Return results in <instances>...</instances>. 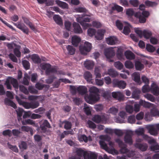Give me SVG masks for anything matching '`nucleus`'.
I'll list each match as a JSON object with an SVG mask.
<instances>
[{
	"instance_id": "f257e3e1",
	"label": "nucleus",
	"mask_w": 159,
	"mask_h": 159,
	"mask_svg": "<svg viewBox=\"0 0 159 159\" xmlns=\"http://www.w3.org/2000/svg\"><path fill=\"white\" fill-rule=\"evenodd\" d=\"M75 11L78 12H84L81 15H76L75 17L76 21L80 23L84 29L91 26V24L87 23L85 22H89L92 20L90 15L87 14V10L84 8L79 7L75 9Z\"/></svg>"
},
{
	"instance_id": "f03ea898",
	"label": "nucleus",
	"mask_w": 159,
	"mask_h": 159,
	"mask_svg": "<svg viewBox=\"0 0 159 159\" xmlns=\"http://www.w3.org/2000/svg\"><path fill=\"white\" fill-rule=\"evenodd\" d=\"M89 95H85L84 98L86 101L89 104H93L98 102L100 99L98 94L99 90L97 88L93 86L91 87L89 89Z\"/></svg>"
},
{
	"instance_id": "7ed1b4c3",
	"label": "nucleus",
	"mask_w": 159,
	"mask_h": 159,
	"mask_svg": "<svg viewBox=\"0 0 159 159\" xmlns=\"http://www.w3.org/2000/svg\"><path fill=\"white\" fill-rule=\"evenodd\" d=\"M126 14L128 17H131L134 15L136 17L139 18V22L141 23H144L146 22V18L150 15L149 11H143L142 13L138 12L135 13L132 9H128L126 10Z\"/></svg>"
},
{
	"instance_id": "20e7f679",
	"label": "nucleus",
	"mask_w": 159,
	"mask_h": 159,
	"mask_svg": "<svg viewBox=\"0 0 159 159\" xmlns=\"http://www.w3.org/2000/svg\"><path fill=\"white\" fill-rule=\"evenodd\" d=\"M97 156L95 153L90 151H84L81 149L77 151V155L69 159H96Z\"/></svg>"
},
{
	"instance_id": "39448f33",
	"label": "nucleus",
	"mask_w": 159,
	"mask_h": 159,
	"mask_svg": "<svg viewBox=\"0 0 159 159\" xmlns=\"http://www.w3.org/2000/svg\"><path fill=\"white\" fill-rule=\"evenodd\" d=\"M115 141L117 143L120 147V152L121 153L126 154L128 157H134V152L133 151H130L126 148V145L120 139H115Z\"/></svg>"
},
{
	"instance_id": "423d86ee",
	"label": "nucleus",
	"mask_w": 159,
	"mask_h": 159,
	"mask_svg": "<svg viewBox=\"0 0 159 159\" xmlns=\"http://www.w3.org/2000/svg\"><path fill=\"white\" fill-rule=\"evenodd\" d=\"M151 91V93L155 96L159 95V87H158L156 84L153 82L150 88L148 84H145L142 87V91L145 93Z\"/></svg>"
},
{
	"instance_id": "0eeeda50",
	"label": "nucleus",
	"mask_w": 159,
	"mask_h": 159,
	"mask_svg": "<svg viewBox=\"0 0 159 159\" xmlns=\"http://www.w3.org/2000/svg\"><path fill=\"white\" fill-rule=\"evenodd\" d=\"M40 67L42 70H46V74L47 75L54 74H62L57 71L56 67H52L51 65L48 63H41L40 65Z\"/></svg>"
},
{
	"instance_id": "6e6552de",
	"label": "nucleus",
	"mask_w": 159,
	"mask_h": 159,
	"mask_svg": "<svg viewBox=\"0 0 159 159\" xmlns=\"http://www.w3.org/2000/svg\"><path fill=\"white\" fill-rule=\"evenodd\" d=\"M105 31L104 30H99L96 33V30L92 28H89L87 30V33L89 36L92 37L95 35V37L98 40H101L103 38L104 34Z\"/></svg>"
},
{
	"instance_id": "1a4fd4ad",
	"label": "nucleus",
	"mask_w": 159,
	"mask_h": 159,
	"mask_svg": "<svg viewBox=\"0 0 159 159\" xmlns=\"http://www.w3.org/2000/svg\"><path fill=\"white\" fill-rule=\"evenodd\" d=\"M108 144L110 147H108L107 144L103 141H101L100 142V145L101 147L106 152L110 154H116L117 151L114 148V142L110 141H109Z\"/></svg>"
},
{
	"instance_id": "9d476101",
	"label": "nucleus",
	"mask_w": 159,
	"mask_h": 159,
	"mask_svg": "<svg viewBox=\"0 0 159 159\" xmlns=\"http://www.w3.org/2000/svg\"><path fill=\"white\" fill-rule=\"evenodd\" d=\"M70 90L73 94L78 92L81 95L86 94L88 92L87 87L84 86H70Z\"/></svg>"
},
{
	"instance_id": "9b49d317",
	"label": "nucleus",
	"mask_w": 159,
	"mask_h": 159,
	"mask_svg": "<svg viewBox=\"0 0 159 159\" xmlns=\"http://www.w3.org/2000/svg\"><path fill=\"white\" fill-rule=\"evenodd\" d=\"M16 99L20 105H22L26 109L32 108L34 109L38 107L39 104L38 102H31L29 103L22 101L17 96H16Z\"/></svg>"
},
{
	"instance_id": "f8f14e48",
	"label": "nucleus",
	"mask_w": 159,
	"mask_h": 159,
	"mask_svg": "<svg viewBox=\"0 0 159 159\" xmlns=\"http://www.w3.org/2000/svg\"><path fill=\"white\" fill-rule=\"evenodd\" d=\"M135 32L140 37L143 36L146 39H149L152 35L151 31L147 30H144L142 31L139 28H135L134 29Z\"/></svg>"
},
{
	"instance_id": "ddd939ff",
	"label": "nucleus",
	"mask_w": 159,
	"mask_h": 159,
	"mask_svg": "<svg viewBox=\"0 0 159 159\" xmlns=\"http://www.w3.org/2000/svg\"><path fill=\"white\" fill-rule=\"evenodd\" d=\"M92 48L91 44L88 42H85L84 46L80 47V50L82 54L85 55L90 51Z\"/></svg>"
},
{
	"instance_id": "4468645a",
	"label": "nucleus",
	"mask_w": 159,
	"mask_h": 159,
	"mask_svg": "<svg viewBox=\"0 0 159 159\" xmlns=\"http://www.w3.org/2000/svg\"><path fill=\"white\" fill-rule=\"evenodd\" d=\"M104 54L107 60L109 62H113V60H111L115 55V51L112 48H109L105 49Z\"/></svg>"
},
{
	"instance_id": "2eb2a0df",
	"label": "nucleus",
	"mask_w": 159,
	"mask_h": 159,
	"mask_svg": "<svg viewBox=\"0 0 159 159\" xmlns=\"http://www.w3.org/2000/svg\"><path fill=\"white\" fill-rule=\"evenodd\" d=\"M7 46L10 49H14V52L15 55L18 57H20L21 55V53L19 50L20 47L17 45L13 43H7Z\"/></svg>"
},
{
	"instance_id": "dca6fc26",
	"label": "nucleus",
	"mask_w": 159,
	"mask_h": 159,
	"mask_svg": "<svg viewBox=\"0 0 159 159\" xmlns=\"http://www.w3.org/2000/svg\"><path fill=\"white\" fill-rule=\"evenodd\" d=\"M133 134V131L131 130L127 131L124 137V141L125 142L130 145H132L133 143L132 136Z\"/></svg>"
},
{
	"instance_id": "f3484780",
	"label": "nucleus",
	"mask_w": 159,
	"mask_h": 159,
	"mask_svg": "<svg viewBox=\"0 0 159 159\" xmlns=\"http://www.w3.org/2000/svg\"><path fill=\"white\" fill-rule=\"evenodd\" d=\"M149 143L151 145L150 148L151 151L155 152L159 151V145L155 139H152L149 141Z\"/></svg>"
},
{
	"instance_id": "a211bd4d",
	"label": "nucleus",
	"mask_w": 159,
	"mask_h": 159,
	"mask_svg": "<svg viewBox=\"0 0 159 159\" xmlns=\"http://www.w3.org/2000/svg\"><path fill=\"white\" fill-rule=\"evenodd\" d=\"M13 24L24 33L26 34H28L29 29L24 24L21 23L20 22H19L17 23H13Z\"/></svg>"
},
{
	"instance_id": "6ab92c4d",
	"label": "nucleus",
	"mask_w": 159,
	"mask_h": 159,
	"mask_svg": "<svg viewBox=\"0 0 159 159\" xmlns=\"http://www.w3.org/2000/svg\"><path fill=\"white\" fill-rule=\"evenodd\" d=\"M82 129H81L79 130V133L78 135V140L80 142L84 141V142L86 143L88 141H90L92 140L91 137L90 136H89L87 137L85 135H81L80 134L82 132Z\"/></svg>"
},
{
	"instance_id": "aec40b11",
	"label": "nucleus",
	"mask_w": 159,
	"mask_h": 159,
	"mask_svg": "<svg viewBox=\"0 0 159 159\" xmlns=\"http://www.w3.org/2000/svg\"><path fill=\"white\" fill-rule=\"evenodd\" d=\"M114 85L117 86L120 89H124L126 86V83L123 81H118L117 79H115L113 81Z\"/></svg>"
},
{
	"instance_id": "412c9836",
	"label": "nucleus",
	"mask_w": 159,
	"mask_h": 159,
	"mask_svg": "<svg viewBox=\"0 0 159 159\" xmlns=\"http://www.w3.org/2000/svg\"><path fill=\"white\" fill-rule=\"evenodd\" d=\"M106 118L104 115H95L92 118V120L96 123H99L106 120Z\"/></svg>"
},
{
	"instance_id": "4be33fe9",
	"label": "nucleus",
	"mask_w": 159,
	"mask_h": 159,
	"mask_svg": "<svg viewBox=\"0 0 159 159\" xmlns=\"http://www.w3.org/2000/svg\"><path fill=\"white\" fill-rule=\"evenodd\" d=\"M118 39L115 36H110L106 39L107 43L110 45H113L116 44L118 42Z\"/></svg>"
},
{
	"instance_id": "5701e85b",
	"label": "nucleus",
	"mask_w": 159,
	"mask_h": 159,
	"mask_svg": "<svg viewBox=\"0 0 159 159\" xmlns=\"http://www.w3.org/2000/svg\"><path fill=\"white\" fill-rule=\"evenodd\" d=\"M84 65L87 69L90 70L93 69L94 63L92 60H87L84 62Z\"/></svg>"
},
{
	"instance_id": "b1692460",
	"label": "nucleus",
	"mask_w": 159,
	"mask_h": 159,
	"mask_svg": "<svg viewBox=\"0 0 159 159\" xmlns=\"http://www.w3.org/2000/svg\"><path fill=\"white\" fill-rule=\"evenodd\" d=\"M112 94L113 98L119 101H121L124 98V95L121 92H113L112 93Z\"/></svg>"
},
{
	"instance_id": "393cba45",
	"label": "nucleus",
	"mask_w": 159,
	"mask_h": 159,
	"mask_svg": "<svg viewBox=\"0 0 159 159\" xmlns=\"http://www.w3.org/2000/svg\"><path fill=\"white\" fill-rule=\"evenodd\" d=\"M123 23L125 26L124 27L123 33L125 35H127L130 32V29L132 26L128 22L124 21Z\"/></svg>"
},
{
	"instance_id": "a878e982",
	"label": "nucleus",
	"mask_w": 159,
	"mask_h": 159,
	"mask_svg": "<svg viewBox=\"0 0 159 159\" xmlns=\"http://www.w3.org/2000/svg\"><path fill=\"white\" fill-rule=\"evenodd\" d=\"M155 125H149L148 128L149 130V133L153 135L156 136L158 134L157 131L155 129L156 127L154 126Z\"/></svg>"
},
{
	"instance_id": "bb28decb",
	"label": "nucleus",
	"mask_w": 159,
	"mask_h": 159,
	"mask_svg": "<svg viewBox=\"0 0 159 159\" xmlns=\"http://www.w3.org/2000/svg\"><path fill=\"white\" fill-rule=\"evenodd\" d=\"M81 41V39L76 35H74L71 38V43L73 45L75 46H78Z\"/></svg>"
},
{
	"instance_id": "cd10ccee",
	"label": "nucleus",
	"mask_w": 159,
	"mask_h": 159,
	"mask_svg": "<svg viewBox=\"0 0 159 159\" xmlns=\"http://www.w3.org/2000/svg\"><path fill=\"white\" fill-rule=\"evenodd\" d=\"M74 28V31L75 33L80 34L82 33V30L80 25L76 22H74L73 24Z\"/></svg>"
},
{
	"instance_id": "c85d7f7f",
	"label": "nucleus",
	"mask_w": 159,
	"mask_h": 159,
	"mask_svg": "<svg viewBox=\"0 0 159 159\" xmlns=\"http://www.w3.org/2000/svg\"><path fill=\"white\" fill-rule=\"evenodd\" d=\"M55 2L58 6L63 9H68V4L65 2L60 0H56Z\"/></svg>"
},
{
	"instance_id": "c756f323",
	"label": "nucleus",
	"mask_w": 159,
	"mask_h": 159,
	"mask_svg": "<svg viewBox=\"0 0 159 159\" xmlns=\"http://www.w3.org/2000/svg\"><path fill=\"white\" fill-rule=\"evenodd\" d=\"M132 76L134 80L136 82L139 84H141L140 76L139 73L135 72L132 74Z\"/></svg>"
},
{
	"instance_id": "7c9ffc66",
	"label": "nucleus",
	"mask_w": 159,
	"mask_h": 159,
	"mask_svg": "<svg viewBox=\"0 0 159 159\" xmlns=\"http://www.w3.org/2000/svg\"><path fill=\"white\" fill-rule=\"evenodd\" d=\"M139 103L140 105L143 106L146 108H150L151 107H154V105L149 102H147L142 100H140L139 102Z\"/></svg>"
},
{
	"instance_id": "2f4dec72",
	"label": "nucleus",
	"mask_w": 159,
	"mask_h": 159,
	"mask_svg": "<svg viewBox=\"0 0 159 159\" xmlns=\"http://www.w3.org/2000/svg\"><path fill=\"white\" fill-rule=\"evenodd\" d=\"M134 146L136 148H138L143 151H146L148 148V145L146 144H141L136 143Z\"/></svg>"
},
{
	"instance_id": "473e14b6",
	"label": "nucleus",
	"mask_w": 159,
	"mask_h": 159,
	"mask_svg": "<svg viewBox=\"0 0 159 159\" xmlns=\"http://www.w3.org/2000/svg\"><path fill=\"white\" fill-rule=\"evenodd\" d=\"M84 77L88 82L92 83L91 81L92 80V75L89 71H86L84 75Z\"/></svg>"
},
{
	"instance_id": "72a5a7b5",
	"label": "nucleus",
	"mask_w": 159,
	"mask_h": 159,
	"mask_svg": "<svg viewBox=\"0 0 159 159\" xmlns=\"http://www.w3.org/2000/svg\"><path fill=\"white\" fill-rule=\"evenodd\" d=\"M125 55L127 59L132 60L134 58V55L131 51H127L125 52Z\"/></svg>"
},
{
	"instance_id": "f704fd0d",
	"label": "nucleus",
	"mask_w": 159,
	"mask_h": 159,
	"mask_svg": "<svg viewBox=\"0 0 159 159\" xmlns=\"http://www.w3.org/2000/svg\"><path fill=\"white\" fill-rule=\"evenodd\" d=\"M29 56L31 57L33 61L35 63H39L41 61L40 58L37 54H34Z\"/></svg>"
},
{
	"instance_id": "c9c22d12",
	"label": "nucleus",
	"mask_w": 159,
	"mask_h": 159,
	"mask_svg": "<svg viewBox=\"0 0 159 159\" xmlns=\"http://www.w3.org/2000/svg\"><path fill=\"white\" fill-rule=\"evenodd\" d=\"M53 19L56 23L60 25L63 24L62 19L60 16L58 15H55L53 16Z\"/></svg>"
},
{
	"instance_id": "e433bc0d",
	"label": "nucleus",
	"mask_w": 159,
	"mask_h": 159,
	"mask_svg": "<svg viewBox=\"0 0 159 159\" xmlns=\"http://www.w3.org/2000/svg\"><path fill=\"white\" fill-rule=\"evenodd\" d=\"M140 92L141 91L139 89H136L132 93V98L137 99H139V94Z\"/></svg>"
},
{
	"instance_id": "4c0bfd02",
	"label": "nucleus",
	"mask_w": 159,
	"mask_h": 159,
	"mask_svg": "<svg viewBox=\"0 0 159 159\" xmlns=\"http://www.w3.org/2000/svg\"><path fill=\"white\" fill-rule=\"evenodd\" d=\"M136 69L138 70H141L144 68V65L139 61H136L135 62Z\"/></svg>"
},
{
	"instance_id": "58836bf2",
	"label": "nucleus",
	"mask_w": 159,
	"mask_h": 159,
	"mask_svg": "<svg viewBox=\"0 0 159 159\" xmlns=\"http://www.w3.org/2000/svg\"><path fill=\"white\" fill-rule=\"evenodd\" d=\"M4 102L6 105L10 106L15 109L16 108V104L8 98H5Z\"/></svg>"
},
{
	"instance_id": "ea45409f",
	"label": "nucleus",
	"mask_w": 159,
	"mask_h": 159,
	"mask_svg": "<svg viewBox=\"0 0 159 159\" xmlns=\"http://www.w3.org/2000/svg\"><path fill=\"white\" fill-rule=\"evenodd\" d=\"M9 78L11 84L13 85V87L16 89H17L18 88V84L17 80L10 77Z\"/></svg>"
},
{
	"instance_id": "a19ab883",
	"label": "nucleus",
	"mask_w": 159,
	"mask_h": 159,
	"mask_svg": "<svg viewBox=\"0 0 159 159\" xmlns=\"http://www.w3.org/2000/svg\"><path fill=\"white\" fill-rule=\"evenodd\" d=\"M151 114L153 116H159V111L154 105L151 110Z\"/></svg>"
},
{
	"instance_id": "79ce46f5",
	"label": "nucleus",
	"mask_w": 159,
	"mask_h": 159,
	"mask_svg": "<svg viewBox=\"0 0 159 159\" xmlns=\"http://www.w3.org/2000/svg\"><path fill=\"white\" fill-rule=\"evenodd\" d=\"M84 110L85 112L87 115H89L91 114L92 108L86 104H84Z\"/></svg>"
},
{
	"instance_id": "37998d69",
	"label": "nucleus",
	"mask_w": 159,
	"mask_h": 159,
	"mask_svg": "<svg viewBox=\"0 0 159 159\" xmlns=\"http://www.w3.org/2000/svg\"><path fill=\"white\" fill-rule=\"evenodd\" d=\"M99 138L100 139V140L99 142V143L101 141H103L104 142V141L109 142L111 139L110 137L107 135H100Z\"/></svg>"
},
{
	"instance_id": "c03bdc74",
	"label": "nucleus",
	"mask_w": 159,
	"mask_h": 159,
	"mask_svg": "<svg viewBox=\"0 0 159 159\" xmlns=\"http://www.w3.org/2000/svg\"><path fill=\"white\" fill-rule=\"evenodd\" d=\"M40 127L42 130L45 131L46 129V127L48 128H50V125L48 121L45 120L44 121L43 124L41 125Z\"/></svg>"
},
{
	"instance_id": "a18cd8bd",
	"label": "nucleus",
	"mask_w": 159,
	"mask_h": 159,
	"mask_svg": "<svg viewBox=\"0 0 159 159\" xmlns=\"http://www.w3.org/2000/svg\"><path fill=\"white\" fill-rule=\"evenodd\" d=\"M118 109L117 107H112L110 108L108 111V112L114 115H116L118 112Z\"/></svg>"
},
{
	"instance_id": "49530a36",
	"label": "nucleus",
	"mask_w": 159,
	"mask_h": 159,
	"mask_svg": "<svg viewBox=\"0 0 159 159\" xmlns=\"http://www.w3.org/2000/svg\"><path fill=\"white\" fill-rule=\"evenodd\" d=\"M125 67L128 69L133 68L134 67V65L132 62L130 61H126L125 62Z\"/></svg>"
},
{
	"instance_id": "de8ad7c7",
	"label": "nucleus",
	"mask_w": 159,
	"mask_h": 159,
	"mask_svg": "<svg viewBox=\"0 0 159 159\" xmlns=\"http://www.w3.org/2000/svg\"><path fill=\"white\" fill-rule=\"evenodd\" d=\"M108 74L112 77H115L118 75V72L113 69H110L108 70Z\"/></svg>"
},
{
	"instance_id": "09e8293b",
	"label": "nucleus",
	"mask_w": 159,
	"mask_h": 159,
	"mask_svg": "<svg viewBox=\"0 0 159 159\" xmlns=\"http://www.w3.org/2000/svg\"><path fill=\"white\" fill-rule=\"evenodd\" d=\"M16 111L18 116V119L19 121H20L21 119L22 114L24 111L22 108H18L16 110Z\"/></svg>"
},
{
	"instance_id": "8fccbe9b",
	"label": "nucleus",
	"mask_w": 159,
	"mask_h": 159,
	"mask_svg": "<svg viewBox=\"0 0 159 159\" xmlns=\"http://www.w3.org/2000/svg\"><path fill=\"white\" fill-rule=\"evenodd\" d=\"M125 109L126 111L129 114H132L134 111L133 106L129 105H126Z\"/></svg>"
},
{
	"instance_id": "3c124183",
	"label": "nucleus",
	"mask_w": 159,
	"mask_h": 159,
	"mask_svg": "<svg viewBox=\"0 0 159 159\" xmlns=\"http://www.w3.org/2000/svg\"><path fill=\"white\" fill-rule=\"evenodd\" d=\"M66 48L69 54L73 55L75 53V49L72 46L68 45L66 47Z\"/></svg>"
},
{
	"instance_id": "603ef678",
	"label": "nucleus",
	"mask_w": 159,
	"mask_h": 159,
	"mask_svg": "<svg viewBox=\"0 0 159 159\" xmlns=\"http://www.w3.org/2000/svg\"><path fill=\"white\" fill-rule=\"evenodd\" d=\"M111 8L112 10H116L119 12H121L123 11V8L122 7L116 4H114L111 7Z\"/></svg>"
},
{
	"instance_id": "864d4df0",
	"label": "nucleus",
	"mask_w": 159,
	"mask_h": 159,
	"mask_svg": "<svg viewBox=\"0 0 159 159\" xmlns=\"http://www.w3.org/2000/svg\"><path fill=\"white\" fill-rule=\"evenodd\" d=\"M144 97L148 100L152 102H154L155 101V98L152 95L150 94L147 93L144 95Z\"/></svg>"
},
{
	"instance_id": "5fc2aeb1",
	"label": "nucleus",
	"mask_w": 159,
	"mask_h": 159,
	"mask_svg": "<svg viewBox=\"0 0 159 159\" xmlns=\"http://www.w3.org/2000/svg\"><path fill=\"white\" fill-rule=\"evenodd\" d=\"M22 124L24 125L29 124L34 126L35 125V124L34 121L30 119L25 120V121H22Z\"/></svg>"
},
{
	"instance_id": "6e6d98bb",
	"label": "nucleus",
	"mask_w": 159,
	"mask_h": 159,
	"mask_svg": "<svg viewBox=\"0 0 159 159\" xmlns=\"http://www.w3.org/2000/svg\"><path fill=\"white\" fill-rule=\"evenodd\" d=\"M145 3V5L148 7H153L156 6L157 5V4L155 2L148 0L146 1Z\"/></svg>"
},
{
	"instance_id": "4d7b16f0",
	"label": "nucleus",
	"mask_w": 159,
	"mask_h": 159,
	"mask_svg": "<svg viewBox=\"0 0 159 159\" xmlns=\"http://www.w3.org/2000/svg\"><path fill=\"white\" fill-rule=\"evenodd\" d=\"M114 66L117 69L121 70L123 67V64L120 61H118L114 63Z\"/></svg>"
},
{
	"instance_id": "13d9d810",
	"label": "nucleus",
	"mask_w": 159,
	"mask_h": 159,
	"mask_svg": "<svg viewBox=\"0 0 159 159\" xmlns=\"http://www.w3.org/2000/svg\"><path fill=\"white\" fill-rule=\"evenodd\" d=\"M135 132L138 135H143L144 133V129L143 128L140 127L135 130Z\"/></svg>"
},
{
	"instance_id": "bf43d9fd",
	"label": "nucleus",
	"mask_w": 159,
	"mask_h": 159,
	"mask_svg": "<svg viewBox=\"0 0 159 159\" xmlns=\"http://www.w3.org/2000/svg\"><path fill=\"white\" fill-rule=\"evenodd\" d=\"M146 48L147 51L149 52H153L155 50V47L149 44L146 45Z\"/></svg>"
},
{
	"instance_id": "052dcab7",
	"label": "nucleus",
	"mask_w": 159,
	"mask_h": 159,
	"mask_svg": "<svg viewBox=\"0 0 159 159\" xmlns=\"http://www.w3.org/2000/svg\"><path fill=\"white\" fill-rule=\"evenodd\" d=\"M49 10L55 11L60 14L63 13L62 11L57 7H52L49 8Z\"/></svg>"
},
{
	"instance_id": "680f3d73",
	"label": "nucleus",
	"mask_w": 159,
	"mask_h": 159,
	"mask_svg": "<svg viewBox=\"0 0 159 159\" xmlns=\"http://www.w3.org/2000/svg\"><path fill=\"white\" fill-rule=\"evenodd\" d=\"M22 64L24 68L26 70L29 69L30 67V64L28 61L25 60L22 61Z\"/></svg>"
},
{
	"instance_id": "e2e57ef3",
	"label": "nucleus",
	"mask_w": 159,
	"mask_h": 159,
	"mask_svg": "<svg viewBox=\"0 0 159 159\" xmlns=\"http://www.w3.org/2000/svg\"><path fill=\"white\" fill-rule=\"evenodd\" d=\"M87 126L91 129H94L96 127V125L90 120H89L87 121Z\"/></svg>"
},
{
	"instance_id": "0e129e2a",
	"label": "nucleus",
	"mask_w": 159,
	"mask_h": 159,
	"mask_svg": "<svg viewBox=\"0 0 159 159\" xmlns=\"http://www.w3.org/2000/svg\"><path fill=\"white\" fill-rule=\"evenodd\" d=\"M66 29L68 30H70L71 29V23L68 21H66L65 22Z\"/></svg>"
},
{
	"instance_id": "69168bd1",
	"label": "nucleus",
	"mask_w": 159,
	"mask_h": 159,
	"mask_svg": "<svg viewBox=\"0 0 159 159\" xmlns=\"http://www.w3.org/2000/svg\"><path fill=\"white\" fill-rule=\"evenodd\" d=\"M153 116H152L151 111L150 112H147L146 113L145 115V120L147 121H150L152 120V117Z\"/></svg>"
},
{
	"instance_id": "338daca9",
	"label": "nucleus",
	"mask_w": 159,
	"mask_h": 159,
	"mask_svg": "<svg viewBox=\"0 0 159 159\" xmlns=\"http://www.w3.org/2000/svg\"><path fill=\"white\" fill-rule=\"evenodd\" d=\"M7 145L8 148L12 151L16 152H18V148L16 146H12L9 143H7Z\"/></svg>"
},
{
	"instance_id": "774afa93",
	"label": "nucleus",
	"mask_w": 159,
	"mask_h": 159,
	"mask_svg": "<svg viewBox=\"0 0 159 159\" xmlns=\"http://www.w3.org/2000/svg\"><path fill=\"white\" fill-rule=\"evenodd\" d=\"M95 75L96 78H100L101 77V75L100 73V69L98 67H96L95 71Z\"/></svg>"
}]
</instances>
